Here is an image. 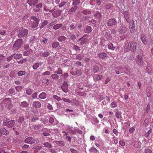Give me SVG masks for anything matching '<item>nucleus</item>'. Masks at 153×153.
Listing matches in <instances>:
<instances>
[{"label": "nucleus", "mask_w": 153, "mask_h": 153, "mask_svg": "<svg viewBox=\"0 0 153 153\" xmlns=\"http://www.w3.org/2000/svg\"><path fill=\"white\" fill-rule=\"evenodd\" d=\"M1 106L4 108L6 107V108L8 110H10L12 109L13 106V104L11 103V101L9 98H6L4 99L1 104Z\"/></svg>", "instance_id": "1"}, {"label": "nucleus", "mask_w": 153, "mask_h": 153, "mask_svg": "<svg viewBox=\"0 0 153 153\" xmlns=\"http://www.w3.org/2000/svg\"><path fill=\"white\" fill-rule=\"evenodd\" d=\"M23 41L21 39H19L17 40L13 45V50L15 51H17L21 47L22 45Z\"/></svg>", "instance_id": "2"}, {"label": "nucleus", "mask_w": 153, "mask_h": 153, "mask_svg": "<svg viewBox=\"0 0 153 153\" xmlns=\"http://www.w3.org/2000/svg\"><path fill=\"white\" fill-rule=\"evenodd\" d=\"M15 123V120H11L9 121H7V120H3L2 125L3 126L11 128L14 126Z\"/></svg>", "instance_id": "3"}, {"label": "nucleus", "mask_w": 153, "mask_h": 153, "mask_svg": "<svg viewBox=\"0 0 153 153\" xmlns=\"http://www.w3.org/2000/svg\"><path fill=\"white\" fill-rule=\"evenodd\" d=\"M28 33V30L27 29H22L18 35L19 38H22L25 37Z\"/></svg>", "instance_id": "4"}, {"label": "nucleus", "mask_w": 153, "mask_h": 153, "mask_svg": "<svg viewBox=\"0 0 153 153\" xmlns=\"http://www.w3.org/2000/svg\"><path fill=\"white\" fill-rule=\"evenodd\" d=\"M136 62L138 65L142 66L143 65L144 62L142 56L139 55H138L136 57Z\"/></svg>", "instance_id": "5"}, {"label": "nucleus", "mask_w": 153, "mask_h": 153, "mask_svg": "<svg viewBox=\"0 0 153 153\" xmlns=\"http://www.w3.org/2000/svg\"><path fill=\"white\" fill-rule=\"evenodd\" d=\"M61 88L62 91L66 93L68 92V85L67 82H63L61 86Z\"/></svg>", "instance_id": "6"}, {"label": "nucleus", "mask_w": 153, "mask_h": 153, "mask_svg": "<svg viewBox=\"0 0 153 153\" xmlns=\"http://www.w3.org/2000/svg\"><path fill=\"white\" fill-rule=\"evenodd\" d=\"M130 48L131 51L132 52H134L135 51L136 49L137 44L136 42L132 41L130 44Z\"/></svg>", "instance_id": "7"}, {"label": "nucleus", "mask_w": 153, "mask_h": 153, "mask_svg": "<svg viewBox=\"0 0 153 153\" xmlns=\"http://www.w3.org/2000/svg\"><path fill=\"white\" fill-rule=\"evenodd\" d=\"M117 22L116 20L114 19H111L108 20L107 24L109 26H112L117 24Z\"/></svg>", "instance_id": "8"}, {"label": "nucleus", "mask_w": 153, "mask_h": 153, "mask_svg": "<svg viewBox=\"0 0 153 153\" xmlns=\"http://www.w3.org/2000/svg\"><path fill=\"white\" fill-rule=\"evenodd\" d=\"M9 134V132L5 128H0V137L2 134L7 135Z\"/></svg>", "instance_id": "9"}, {"label": "nucleus", "mask_w": 153, "mask_h": 153, "mask_svg": "<svg viewBox=\"0 0 153 153\" xmlns=\"http://www.w3.org/2000/svg\"><path fill=\"white\" fill-rule=\"evenodd\" d=\"M129 23H131L130 24L129 26L130 30L131 33H134L135 30V26L134 21L133 20H131L129 22Z\"/></svg>", "instance_id": "10"}, {"label": "nucleus", "mask_w": 153, "mask_h": 153, "mask_svg": "<svg viewBox=\"0 0 153 153\" xmlns=\"http://www.w3.org/2000/svg\"><path fill=\"white\" fill-rule=\"evenodd\" d=\"M35 140L34 139L29 137L27 138L25 140V143L28 144H33L35 143Z\"/></svg>", "instance_id": "11"}, {"label": "nucleus", "mask_w": 153, "mask_h": 153, "mask_svg": "<svg viewBox=\"0 0 153 153\" xmlns=\"http://www.w3.org/2000/svg\"><path fill=\"white\" fill-rule=\"evenodd\" d=\"M44 10L45 11H49L50 12H53L55 10V9H51V7L49 6V5L48 4H45L43 5Z\"/></svg>", "instance_id": "12"}, {"label": "nucleus", "mask_w": 153, "mask_h": 153, "mask_svg": "<svg viewBox=\"0 0 153 153\" xmlns=\"http://www.w3.org/2000/svg\"><path fill=\"white\" fill-rule=\"evenodd\" d=\"M98 56L100 58L104 59H106L108 57L107 54L105 52H101L98 54Z\"/></svg>", "instance_id": "13"}, {"label": "nucleus", "mask_w": 153, "mask_h": 153, "mask_svg": "<svg viewBox=\"0 0 153 153\" xmlns=\"http://www.w3.org/2000/svg\"><path fill=\"white\" fill-rule=\"evenodd\" d=\"M36 8H34V10L35 12H39L40 11V8L43 6L42 3H39L36 5Z\"/></svg>", "instance_id": "14"}, {"label": "nucleus", "mask_w": 153, "mask_h": 153, "mask_svg": "<svg viewBox=\"0 0 153 153\" xmlns=\"http://www.w3.org/2000/svg\"><path fill=\"white\" fill-rule=\"evenodd\" d=\"M39 0H28L27 3L30 6H34Z\"/></svg>", "instance_id": "15"}, {"label": "nucleus", "mask_w": 153, "mask_h": 153, "mask_svg": "<svg viewBox=\"0 0 153 153\" xmlns=\"http://www.w3.org/2000/svg\"><path fill=\"white\" fill-rule=\"evenodd\" d=\"M129 12L128 11H125L124 12L123 15L125 19L128 23H129V19L130 18Z\"/></svg>", "instance_id": "16"}, {"label": "nucleus", "mask_w": 153, "mask_h": 153, "mask_svg": "<svg viewBox=\"0 0 153 153\" xmlns=\"http://www.w3.org/2000/svg\"><path fill=\"white\" fill-rule=\"evenodd\" d=\"M61 11L60 10H56L54 11L52 13V15L54 18H57L60 15Z\"/></svg>", "instance_id": "17"}, {"label": "nucleus", "mask_w": 153, "mask_h": 153, "mask_svg": "<svg viewBox=\"0 0 153 153\" xmlns=\"http://www.w3.org/2000/svg\"><path fill=\"white\" fill-rule=\"evenodd\" d=\"M33 52V51L31 49H29L24 51L23 53V55L25 56H29Z\"/></svg>", "instance_id": "18"}, {"label": "nucleus", "mask_w": 153, "mask_h": 153, "mask_svg": "<svg viewBox=\"0 0 153 153\" xmlns=\"http://www.w3.org/2000/svg\"><path fill=\"white\" fill-rule=\"evenodd\" d=\"M28 106L27 102L26 101H24L21 103L20 107L21 108L23 109L27 107Z\"/></svg>", "instance_id": "19"}, {"label": "nucleus", "mask_w": 153, "mask_h": 153, "mask_svg": "<svg viewBox=\"0 0 153 153\" xmlns=\"http://www.w3.org/2000/svg\"><path fill=\"white\" fill-rule=\"evenodd\" d=\"M84 32L86 33H90L92 31V28L90 26H85L84 30Z\"/></svg>", "instance_id": "20"}, {"label": "nucleus", "mask_w": 153, "mask_h": 153, "mask_svg": "<svg viewBox=\"0 0 153 153\" xmlns=\"http://www.w3.org/2000/svg\"><path fill=\"white\" fill-rule=\"evenodd\" d=\"M43 64V62H36L34 63L33 66V68L34 70H36L40 66L42 65Z\"/></svg>", "instance_id": "21"}, {"label": "nucleus", "mask_w": 153, "mask_h": 153, "mask_svg": "<svg viewBox=\"0 0 153 153\" xmlns=\"http://www.w3.org/2000/svg\"><path fill=\"white\" fill-rule=\"evenodd\" d=\"M33 106L36 108H39L41 107V104L38 101H35L33 103Z\"/></svg>", "instance_id": "22"}, {"label": "nucleus", "mask_w": 153, "mask_h": 153, "mask_svg": "<svg viewBox=\"0 0 153 153\" xmlns=\"http://www.w3.org/2000/svg\"><path fill=\"white\" fill-rule=\"evenodd\" d=\"M40 42L44 46L47 45L48 44V39L45 37H42L40 40Z\"/></svg>", "instance_id": "23"}, {"label": "nucleus", "mask_w": 153, "mask_h": 153, "mask_svg": "<svg viewBox=\"0 0 153 153\" xmlns=\"http://www.w3.org/2000/svg\"><path fill=\"white\" fill-rule=\"evenodd\" d=\"M66 39L67 38L64 36H60L57 39L58 41L62 42H65Z\"/></svg>", "instance_id": "24"}, {"label": "nucleus", "mask_w": 153, "mask_h": 153, "mask_svg": "<svg viewBox=\"0 0 153 153\" xmlns=\"http://www.w3.org/2000/svg\"><path fill=\"white\" fill-rule=\"evenodd\" d=\"M103 77L102 75H94L93 76L94 79L96 81H99L101 80Z\"/></svg>", "instance_id": "25"}, {"label": "nucleus", "mask_w": 153, "mask_h": 153, "mask_svg": "<svg viewBox=\"0 0 153 153\" xmlns=\"http://www.w3.org/2000/svg\"><path fill=\"white\" fill-rule=\"evenodd\" d=\"M76 23L74 22L70 24L69 26V29L71 30H73L76 27Z\"/></svg>", "instance_id": "26"}, {"label": "nucleus", "mask_w": 153, "mask_h": 153, "mask_svg": "<svg viewBox=\"0 0 153 153\" xmlns=\"http://www.w3.org/2000/svg\"><path fill=\"white\" fill-rule=\"evenodd\" d=\"M83 37H84L79 39V40H81L80 44L81 45H83L86 43L88 40L87 38H84Z\"/></svg>", "instance_id": "27"}, {"label": "nucleus", "mask_w": 153, "mask_h": 153, "mask_svg": "<svg viewBox=\"0 0 153 153\" xmlns=\"http://www.w3.org/2000/svg\"><path fill=\"white\" fill-rule=\"evenodd\" d=\"M13 55L14 58L16 59H19L22 57V55L21 53L14 54Z\"/></svg>", "instance_id": "28"}, {"label": "nucleus", "mask_w": 153, "mask_h": 153, "mask_svg": "<svg viewBox=\"0 0 153 153\" xmlns=\"http://www.w3.org/2000/svg\"><path fill=\"white\" fill-rule=\"evenodd\" d=\"M56 120V119L54 118V116H52L51 117H50L49 122L51 124H55V121Z\"/></svg>", "instance_id": "29"}, {"label": "nucleus", "mask_w": 153, "mask_h": 153, "mask_svg": "<svg viewBox=\"0 0 153 153\" xmlns=\"http://www.w3.org/2000/svg\"><path fill=\"white\" fill-rule=\"evenodd\" d=\"M125 51L126 52H128L129 51V44L128 42L125 43V46L124 47Z\"/></svg>", "instance_id": "30"}, {"label": "nucleus", "mask_w": 153, "mask_h": 153, "mask_svg": "<svg viewBox=\"0 0 153 153\" xmlns=\"http://www.w3.org/2000/svg\"><path fill=\"white\" fill-rule=\"evenodd\" d=\"M55 143L58 146L61 147L64 146L65 145L64 142L62 141H56Z\"/></svg>", "instance_id": "31"}, {"label": "nucleus", "mask_w": 153, "mask_h": 153, "mask_svg": "<svg viewBox=\"0 0 153 153\" xmlns=\"http://www.w3.org/2000/svg\"><path fill=\"white\" fill-rule=\"evenodd\" d=\"M47 96L46 93L44 92H43L41 93L39 95V97L41 99H45Z\"/></svg>", "instance_id": "32"}, {"label": "nucleus", "mask_w": 153, "mask_h": 153, "mask_svg": "<svg viewBox=\"0 0 153 153\" xmlns=\"http://www.w3.org/2000/svg\"><path fill=\"white\" fill-rule=\"evenodd\" d=\"M59 45V42H54L52 44V47L53 48H57Z\"/></svg>", "instance_id": "33"}, {"label": "nucleus", "mask_w": 153, "mask_h": 153, "mask_svg": "<svg viewBox=\"0 0 153 153\" xmlns=\"http://www.w3.org/2000/svg\"><path fill=\"white\" fill-rule=\"evenodd\" d=\"M89 151L90 153H97L98 151L94 147H92L89 149Z\"/></svg>", "instance_id": "34"}, {"label": "nucleus", "mask_w": 153, "mask_h": 153, "mask_svg": "<svg viewBox=\"0 0 153 153\" xmlns=\"http://www.w3.org/2000/svg\"><path fill=\"white\" fill-rule=\"evenodd\" d=\"M39 22H33L30 25V27L32 28H35L37 27L39 24Z\"/></svg>", "instance_id": "35"}, {"label": "nucleus", "mask_w": 153, "mask_h": 153, "mask_svg": "<svg viewBox=\"0 0 153 153\" xmlns=\"http://www.w3.org/2000/svg\"><path fill=\"white\" fill-rule=\"evenodd\" d=\"M63 25L62 24H59L54 25L53 26V28L54 30H57L60 28Z\"/></svg>", "instance_id": "36"}, {"label": "nucleus", "mask_w": 153, "mask_h": 153, "mask_svg": "<svg viewBox=\"0 0 153 153\" xmlns=\"http://www.w3.org/2000/svg\"><path fill=\"white\" fill-rule=\"evenodd\" d=\"M24 118L22 115H20L19 119H18V122L20 124H21L24 121Z\"/></svg>", "instance_id": "37"}, {"label": "nucleus", "mask_w": 153, "mask_h": 153, "mask_svg": "<svg viewBox=\"0 0 153 153\" xmlns=\"http://www.w3.org/2000/svg\"><path fill=\"white\" fill-rule=\"evenodd\" d=\"M141 40H142V42L144 44L146 45L147 43V41H146V37L145 35H142Z\"/></svg>", "instance_id": "38"}, {"label": "nucleus", "mask_w": 153, "mask_h": 153, "mask_svg": "<svg viewBox=\"0 0 153 153\" xmlns=\"http://www.w3.org/2000/svg\"><path fill=\"white\" fill-rule=\"evenodd\" d=\"M43 145L45 147L47 148H51L52 147V146L51 144L48 142L44 143H43Z\"/></svg>", "instance_id": "39"}, {"label": "nucleus", "mask_w": 153, "mask_h": 153, "mask_svg": "<svg viewBox=\"0 0 153 153\" xmlns=\"http://www.w3.org/2000/svg\"><path fill=\"white\" fill-rule=\"evenodd\" d=\"M108 47L109 49L113 50L115 48V47L113 45L112 43H109L108 45Z\"/></svg>", "instance_id": "40"}, {"label": "nucleus", "mask_w": 153, "mask_h": 153, "mask_svg": "<svg viewBox=\"0 0 153 153\" xmlns=\"http://www.w3.org/2000/svg\"><path fill=\"white\" fill-rule=\"evenodd\" d=\"M122 113L121 112L117 111L115 114V116L117 118H119L121 117Z\"/></svg>", "instance_id": "41"}, {"label": "nucleus", "mask_w": 153, "mask_h": 153, "mask_svg": "<svg viewBox=\"0 0 153 153\" xmlns=\"http://www.w3.org/2000/svg\"><path fill=\"white\" fill-rule=\"evenodd\" d=\"M48 22L47 20H45L43 21L41 24V25L40 27V28L41 29L43 28L45 26L48 24Z\"/></svg>", "instance_id": "42"}, {"label": "nucleus", "mask_w": 153, "mask_h": 153, "mask_svg": "<svg viewBox=\"0 0 153 153\" xmlns=\"http://www.w3.org/2000/svg\"><path fill=\"white\" fill-rule=\"evenodd\" d=\"M33 89L29 88L27 89L26 90V92L27 94L29 95H31L33 92Z\"/></svg>", "instance_id": "43"}, {"label": "nucleus", "mask_w": 153, "mask_h": 153, "mask_svg": "<svg viewBox=\"0 0 153 153\" xmlns=\"http://www.w3.org/2000/svg\"><path fill=\"white\" fill-rule=\"evenodd\" d=\"M82 13L84 15H86L88 14H90L91 13V12L88 10H84L82 11Z\"/></svg>", "instance_id": "44"}, {"label": "nucleus", "mask_w": 153, "mask_h": 153, "mask_svg": "<svg viewBox=\"0 0 153 153\" xmlns=\"http://www.w3.org/2000/svg\"><path fill=\"white\" fill-rule=\"evenodd\" d=\"M127 30L126 27L123 26L120 29V32L121 33H124Z\"/></svg>", "instance_id": "45"}, {"label": "nucleus", "mask_w": 153, "mask_h": 153, "mask_svg": "<svg viewBox=\"0 0 153 153\" xmlns=\"http://www.w3.org/2000/svg\"><path fill=\"white\" fill-rule=\"evenodd\" d=\"M62 100L64 102H67V103H71L72 101L71 100H69L68 99L65 98V97H62Z\"/></svg>", "instance_id": "46"}, {"label": "nucleus", "mask_w": 153, "mask_h": 153, "mask_svg": "<svg viewBox=\"0 0 153 153\" xmlns=\"http://www.w3.org/2000/svg\"><path fill=\"white\" fill-rule=\"evenodd\" d=\"M18 110L17 108H13L11 109V113L12 114H15L17 112Z\"/></svg>", "instance_id": "47"}, {"label": "nucleus", "mask_w": 153, "mask_h": 153, "mask_svg": "<svg viewBox=\"0 0 153 153\" xmlns=\"http://www.w3.org/2000/svg\"><path fill=\"white\" fill-rule=\"evenodd\" d=\"M80 3L79 0H74L73 1L72 4L74 6H77Z\"/></svg>", "instance_id": "48"}, {"label": "nucleus", "mask_w": 153, "mask_h": 153, "mask_svg": "<svg viewBox=\"0 0 153 153\" xmlns=\"http://www.w3.org/2000/svg\"><path fill=\"white\" fill-rule=\"evenodd\" d=\"M52 98L58 101L62 100V99L60 97H59L56 95H53L52 97Z\"/></svg>", "instance_id": "49"}, {"label": "nucleus", "mask_w": 153, "mask_h": 153, "mask_svg": "<svg viewBox=\"0 0 153 153\" xmlns=\"http://www.w3.org/2000/svg\"><path fill=\"white\" fill-rule=\"evenodd\" d=\"M93 70L94 73H96L99 71V68L97 66H94L93 68Z\"/></svg>", "instance_id": "50"}, {"label": "nucleus", "mask_w": 153, "mask_h": 153, "mask_svg": "<svg viewBox=\"0 0 153 153\" xmlns=\"http://www.w3.org/2000/svg\"><path fill=\"white\" fill-rule=\"evenodd\" d=\"M49 51H45L42 53V55L44 57H46L49 56Z\"/></svg>", "instance_id": "51"}, {"label": "nucleus", "mask_w": 153, "mask_h": 153, "mask_svg": "<svg viewBox=\"0 0 153 153\" xmlns=\"http://www.w3.org/2000/svg\"><path fill=\"white\" fill-rule=\"evenodd\" d=\"M94 16L97 19H100L101 18V15L100 12H97L94 14Z\"/></svg>", "instance_id": "52"}, {"label": "nucleus", "mask_w": 153, "mask_h": 153, "mask_svg": "<svg viewBox=\"0 0 153 153\" xmlns=\"http://www.w3.org/2000/svg\"><path fill=\"white\" fill-rule=\"evenodd\" d=\"M52 78L54 79H57L59 78V76L57 74H54L51 75Z\"/></svg>", "instance_id": "53"}, {"label": "nucleus", "mask_w": 153, "mask_h": 153, "mask_svg": "<svg viewBox=\"0 0 153 153\" xmlns=\"http://www.w3.org/2000/svg\"><path fill=\"white\" fill-rule=\"evenodd\" d=\"M144 153H152V151L149 148H146L144 151Z\"/></svg>", "instance_id": "54"}, {"label": "nucleus", "mask_w": 153, "mask_h": 153, "mask_svg": "<svg viewBox=\"0 0 153 153\" xmlns=\"http://www.w3.org/2000/svg\"><path fill=\"white\" fill-rule=\"evenodd\" d=\"M25 72L24 71H21L18 73V74L19 76H21L25 75Z\"/></svg>", "instance_id": "55"}, {"label": "nucleus", "mask_w": 153, "mask_h": 153, "mask_svg": "<svg viewBox=\"0 0 153 153\" xmlns=\"http://www.w3.org/2000/svg\"><path fill=\"white\" fill-rule=\"evenodd\" d=\"M117 104L116 102H113L111 103V107L112 108L116 107L117 106Z\"/></svg>", "instance_id": "56"}, {"label": "nucleus", "mask_w": 153, "mask_h": 153, "mask_svg": "<svg viewBox=\"0 0 153 153\" xmlns=\"http://www.w3.org/2000/svg\"><path fill=\"white\" fill-rule=\"evenodd\" d=\"M54 73L57 74H61L62 73V71L60 68H58V71L55 72Z\"/></svg>", "instance_id": "57"}, {"label": "nucleus", "mask_w": 153, "mask_h": 153, "mask_svg": "<svg viewBox=\"0 0 153 153\" xmlns=\"http://www.w3.org/2000/svg\"><path fill=\"white\" fill-rule=\"evenodd\" d=\"M152 131V129H150L144 135V136L146 137H147L149 135L150 133Z\"/></svg>", "instance_id": "58"}, {"label": "nucleus", "mask_w": 153, "mask_h": 153, "mask_svg": "<svg viewBox=\"0 0 153 153\" xmlns=\"http://www.w3.org/2000/svg\"><path fill=\"white\" fill-rule=\"evenodd\" d=\"M57 23V21H52L51 23H50L48 26L49 27L55 25V24Z\"/></svg>", "instance_id": "59"}, {"label": "nucleus", "mask_w": 153, "mask_h": 153, "mask_svg": "<svg viewBox=\"0 0 153 153\" xmlns=\"http://www.w3.org/2000/svg\"><path fill=\"white\" fill-rule=\"evenodd\" d=\"M39 119V118L38 117H33L31 118V120L32 122H35Z\"/></svg>", "instance_id": "60"}, {"label": "nucleus", "mask_w": 153, "mask_h": 153, "mask_svg": "<svg viewBox=\"0 0 153 153\" xmlns=\"http://www.w3.org/2000/svg\"><path fill=\"white\" fill-rule=\"evenodd\" d=\"M119 143L122 146H124L125 145V142L123 140H121L119 141Z\"/></svg>", "instance_id": "61"}, {"label": "nucleus", "mask_w": 153, "mask_h": 153, "mask_svg": "<svg viewBox=\"0 0 153 153\" xmlns=\"http://www.w3.org/2000/svg\"><path fill=\"white\" fill-rule=\"evenodd\" d=\"M77 8V6H74L72 7L71 10V11L72 12H74Z\"/></svg>", "instance_id": "62"}, {"label": "nucleus", "mask_w": 153, "mask_h": 153, "mask_svg": "<svg viewBox=\"0 0 153 153\" xmlns=\"http://www.w3.org/2000/svg\"><path fill=\"white\" fill-rule=\"evenodd\" d=\"M42 148V147L41 146H36L33 147V149H35L37 150H39Z\"/></svg>", "instance_id": "63"}, {"label": "nucleus", "mask_w": 153, "mask_h": 153, "mask_svg": "<svg viewBox=\"0 0 153 153\" xmlns=\"http://www.w3.org/2000/svg\"><path fill=\"white\" fill-rule=\"evenodd\" d=\"M73 48L74 50H75L76 51H79L80 50L79 47L75 45H74L73 46Z\"/></svg>", "instance_id": "64"}]
</instances>
